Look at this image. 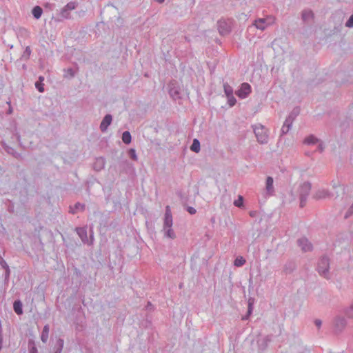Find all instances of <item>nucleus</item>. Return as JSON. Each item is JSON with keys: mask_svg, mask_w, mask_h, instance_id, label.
I'll list each match as a JSON object with an SVG mask.
<instances>
[{"mask_svg": "<svg viewBox=\"0 0 353 353\" xmlns=\"http://www.w3.org/2000/svg\"><path fill=\"white\" fill-rule=\"evenodd\" d=\"M256 137L259 142L265 143L268 142V130L262 125H257L254 129Z\"/></svg>", "mask_w": 353, "mask_h": 353, "instance_id": "f257e3e1", "label": "nucleus"}, {"mask_svg": "<svg viewBox=\"0 0 353 353\" xmlns=\"http://www.w3.org/2000/svg\"><path fill=\"white\" fill-rule=\"evenodd\" d=\"M329 268V261L327 258H322L318 264L319 272L324 276H326L327 272Z\"/></svg>", "mask_w": 353, "mask_h": 353, "instance_id": "f03ea898", "label": "nucleus"}, {"mask_svg": "<svg viewBox=\"0 0 353 353\" xmlns=\"http://www.w3.org/2000/svg\"><path fill=\"white\" fill-rule=\"evenodd\" d=\"M251 92V86L247 83H243L241 84V88L236 92V95L240 98H245Z\"/></svg>", "mask_w": 353, "mask_h": 353, "instance_id": "7ed1b4c3", "label": "nucleus"}, {"mask_svg": "<svg viewBox=\"0 0 353 353\" xmlns=\"http://www.w3.org/2000/svg\"><path fill=\"white\" fill-rule=\"evenodd\" d=\"M172 225V216L169 206L166 207L164 219V229L166 228H171Z\"/></svg>", "mask_w": 353, "mask_h": 353, "instance_id": "20e7f679", "label": "nucleus"}, {"mask_svg": "<svg viewBox=\"0 0 353 353\" xmlns=\"http://www.w3.org/2000/svg\"><path fill=\"white\" fill-rule=\"evenodd\" d=\"M299 245L301 248V249L305 252L310 250L312 248V245L310 244V243L308 241L307 239L304 238L299 240Z\"/></svg>", "mask_w": 353, "mask_h": 353, "instance_id": "39448f33", "label": "nucleus"}, {"mask_svg": "<svg viewBox=\"0 0 353 353\" xmlns=\"http://www.w3.org/2000/svg\"><path fill=\"white\" fill-rule=\"evenodd\" d=\"M271 19H259L255 21V26L258 29L264 30L266 24H270Z\"/></svg>", "mask_w": 353, "mask_h": 353, "instance_id": "423d86ee", "label": "nucleus"}, {"mask_svg": "<svg viewBox=\"0 0 353 353\" xmlns=\"http://www.w3.org/2000/svg\"><path fill=\"white\" fill-rule=\"evenodd\" d=\"M112 117L110 114H107L101 123L100 128L102 131L106 130L108 125L111 123Z\"/></svg>", "mask_w": 353, "mask_h": 353, "instance_id": "0eeeda50", "label": "nucleus"}, {"mask_svg": "<svg viewBox=\"0 0 353 353\" xmlns=\"http://www.w3.org/2000/svg\"><path fill=\"white\" fill-rule=\"evenodd\" d=\"M13 307H14V312L17 314H22V312H23V311H22V304H21V303L19 301H14Z\"/></svg>", "mask_w": 353, "mask_h": 353, "instance_id": "6e6552de", "label": "nucleus"}, {"mask_svg": "<svg viewBox=\"0 0 353 353\" xmlns=\"http://www.w3.org/2000/svg\"><path fill=\"white\" fill-rule=\"evenodd\" d=\"M32 14L36 19H39L42 14L43 10L41 7L39 6H35L32 9Z\"/></svg>", "mask_w": 353, "mask_h": 353, "instance_id": "1a4fd4ad", "label": "nucleus"}, {"mask_svg": "<svg viewBox=\"0 0 353 353\" xmlns=\"http://www.w3.org/2000/svg\"><path fill=\"white\" fill-rule=\"evenodd\" d=\"M76 8V4L74 2L68 3L62 10L61 14L64 16V13L68 10H72Z\"/></svg>", "mask_w": 353, "mask_h": 353, "instance_id": "9d476101", "label": "nucleus"}, {"mask_svg": "<svg viewBox=\"0 0 353 353\" xmlns=\"http://www.w3.org/2000/svg\"><path fill=\"white\" fill-rule=\"evenodd\" d=\"M48 334H49V327L48 325H45L43 330V332L41 334V340L43 342H46L48 338Z\"/></svg>", "mask_w": 353, "mask_h": 353, "instance_id": "9b49d317", "label": "nucleus"}, {"mask_svg": "<svg viewBox=\"0 0 353 353\" xmlns=\"http://www.w3.org/2000/svg\"><path fill=\"white\" fill-rule=\"evenodd\" d=\"M191 150L199 152L200 150V143L197 139H194L193 143L190 147Z\"/></svg>", "mask_w": 353, "mask_h": 353, "instance_id": "f8f14e48", "label": "nucleus"}, {"mask_svg": "<svg viewBox=\"0 0 353 353\" xmlns=\"http://www.w3.org/2000/svg\"><path fill=\"white\" fill-rule=\"evenodd\" d=\"M122 140L125 143H130L131 141L130 133L128 131L124 132L122 135Z\"/></svg>", "mask_w": 353, "mask_h": 353, "instance_id": "ddd939ff", "label": "nucleus"}, {"mask_svg": "<svg viewBox=\"0 0 353 353\" xmlns=\"http://www.w3.org/2000/svg\"><path fill=\"white\" fill-rule=\"evenodd\" d=\"M245 263V260L242 256L237 257L234 261V265L236 267H241Z\"/></svg>", "mask_w": 353, "mask_h": 353, "instance_id": "4468645a", "label": "nucleus"}, {"mask_svg": "<svg viewBox=\"0 0 353 353\" xmlns=\"http://www.w3.org/2000/svg\"><path fill=\"white\" fill-rule=\"evenodd\" d=\"M303 19L304 21H307L310 18L313 17V13L310 10H306L303 12Z\"/></svg>", "mask_w": 353, "mask_h": 353, "instance_id": "2eb2a0df", "label": "nucleus"}, {"mask_svg": "<svg viewBox=\"0 0 353 353\" xmlns=\"http://www.w3.org/2000/svg\"><path fill=\"white\" fill-rule=\"evenodd\" d=\"M317 139L313 136H310L307 137L304 141V142L307 144L315 143Z\"/></svg>", "mask_w": 353, "mask_h": 353, "instance_id": "dca6fc26", "label": "nucleus"}, {"mask_svg": "<svg viewBox=\"0 0 353 353\" xmlns=\"http://www.w3.org/2000/svg\"><path fill=\"white\" fill-rule=\"evenodd\" d=\"M224 90H225V93L227 97H229V96L232 95L233 90H232V88L230 86H229L228 85H224Z\"/></svg>", "mask_w": 353, "mask_h": 353, "instance_id": "f3484780", "label": "nucleus"}, {"mask_svg": "<svg viewBox=\"0 0 353 353\" xmlns=\"http://www.w3.org/2000/svg\"><path fill=\"white\" fill-rule=\"evenodd\" d=\"M273 186V179L270 176L268 177L266 181V188L268 190H270Z\"/></svg>", "mask_w": 353, "mask_h": 353, "instance_id": "a211bd4d", "label": "nucleus"}, {"mask_svg": "<svg viewBox=\"0 0 353 353\" xmlns=\"http://www.w3.org/2000/svg\"><path fill=\"white\" fill-rule=\"evenodd\" d=\"M228 101L230 107L234 105L236 102V99L234 97L233 94L228 97Z\"/></svg>", "mask_w": 353, "mask_h": 353, "instance_id": "6ab92c4d", "label": "nucleus"}, {"mask_svg": "<svg viewBox=\"0 0 353 353\" xmlns=\"http://www.w3.org/2000/svg\"><path fill=\"white\" fill-rule=\"evenodd\" d=\"M243 199L241 196H239L238 199L234 201V204L236 207H241L243 205Z\"/></svg>", "mask_w": 353, "mask_h": 353, "instance_id": "aec40b11", "label": "nucleus"}, {"mask_svg": "<svg viewBox=\"0 0 353 353\" xmlns=\"http://www.w3.org/2000/svg\"><path fill=\"white\" fill-rule=\"evenodd\" d=\"M345 313L348 317L353 318V304L346 310Z\"/></svg>", "mask_w": 353, "mask_h": 353, "instance_id": "412c9836", "label": "nucleus"}, {"mask_svg": "<svg viewBox=\"0 0 353 353\" xmlns=\"http://www.w3.org/2000/svg\"><path fill=\"white\" fill-rule=\"evenodd\" d=\"M166 235L170 237V238H174L175 235H174V231L172 230L171 228H166Z\"/></svg>", "mask_w": 353, "mask_h": 353, "instance_id": "4be33fe9", "label": "nucleus"}, {"mask_svg": "<svg viewBox=\"0 0 353 353\" xmlns=\"http://www.w3.org/2000/svg\"><path fill=\"white\" fill-rule=\"evenodd\" d=\"M77 232L79 234V236H81L82 241H84L83 235L86 236V231H85V230L83 229V228H79V229H77Z\"/></svg>", "mask_w": 353, "mask_h": 353, "instance_id": "5701e85b", "label": "nucleus"}, {"mask_svg": "<svg viewBox=\"0 0 353 353\" xmlns=\"http://www.w3.org/2000/svg\"><path fill=\"white\" fill-rule=\"evenodd\" d=\"M129 155L130 157L134 159V160H137V154H136V152L134 149H130L129 150Z\"/></svg>", "mask_w": 353, "mask_h": 353, "instance_id": "b1692460", "label": "nucleus"}, {"mask_svg": "<svg viewBox=\"0 0 353 353\" xmlns=\"http://www.w3.org/2000/svg\"><path fill=\"white\" fill-rule=\"evenodd\" d=\"M35 85L40 92H43L44 91L43 84H42L41 82H37Z\"/></svg>", "mask_w": 353, "mask_h": 353, "instance_id": "393cba45", "label": "nucleus"}, {"mask_svg": "<svg viewBox=\"0 0 353 353\" xmlns=\"http://www.w3.org/2000/svg\"><path fill=\"white\" fill-rule=\"evenodd\" d=\"M96 164H99V168L98 169H101L103 165H104V161L103 159H97V161H96Z\"/></svg>", "mask_w": 353, "mask_h": 353, "instance_id": "a878e982", "label": "nucleus"}, {"mask_svg": "<svg viewBox=\"0 0 353 353\" xmlns=\"http://www.w3.org/2000/svg\"><path fill=\"white\" fill-rule=\"evenodd\" d=\"M346 26H347V27L353 26V14L350 17L349 20L347 21Z\"/></svg>", "mask_w": 353, "mask_h": 353, "instance_id": "bb28decb", "label": "nucleus"}, {"mask_svg": "<svg viewBox=\"0 0 353 353\" xmlns=\"http://www.w3.org/2000/svg\"><path fill=\"white\" fill-rule=\"evenodd\" d=\"M188 211L191 214H194L196 213V210L194 208H192V207H188Z\"/></svg>", "mask_w": 353, "mask_h": 353, "instance_id": "cd10ccee", "label": "nucleus"}, {"mask_svg": "<svg viewBox=\"0 0 353 353\" xmlns=\"http://www.w3.org/2000/svg\"><path fill=\"white\" fill-rule=\"evenodd\" d=\"M288 129H289V126L288 125H284L282 128V130L283 132H288Z\"/></svg>", "mask_w": 353, "mask_h": 353, "instance_id": "c85d7f7f", "label": "nucleus"}, {"mask_svg": "<svg viewBox=\"0 0 353 353\" xmlns=\"http://www.w3.org/2000/svg\"><path fill=\"white\" fill-rule=\"evenodd\" d=\"M75 208H76L77 210H79V209L82 210V209H83V205H81V204H79V203H77V204H76V205H75Z\"/></svg>", "mask_w": 353, "mask_h": 353, "instance_id": "c756f323", "label": "nucleus"}, {"mask_svg": "<svg viewBox=\"0 0 353 353\" xmlns=\"http://www.w3.org/2000/svg\"><path fill=\"white\" fill-rule=\"evenodd\" d=\"M315 324L316 325L319 327L321 325V321L320 320H316L315 321Z\"/></svg>", "mask_w": 353, "mask_h": 353, "instance_id": "7c9ffc66", "label": "nucleus"}, {"mask_svg": "<svg viewBox=\"0 0 353 353\" xmlns=\"http://www.w3.org/2000/svg\"><path fill=\"white\" fill-rule=\"evenodd\" d=\"M30 353H37V349L33 347L30 350Z\"/></svg>", "mask_w": 353, "mask_h": 353, "instance_id": "2f4dec72", "label": "nucleus"}, {"mask_svg": "<svg viewBox=\"0 0 353 353\" xmlns=\"http://www.w3.org/2000/svg\"><path fill=\"white\" fill-rule=\"evenodd\" d=\"M251 310H252V303L250 302L249 306H248V312L250 313Z\"/></svg>", "mask_w": 353, "mask_h": 353, "instance_id": "473e14b6", "label": "nucleus"}, {"mask_svg": "<svg viewBox=\"0 0 353 353\" xmlns=\"http://www.w3.org/2000/svg\"><path fill=\"white\" fill-rule=\"evenodd\" d=\"M59 346L61 347H62L63 345V341L62 340H59Z\"/></svg>", "mask_w": 353, "mask_h": 353, "instance_id": "72a5a7b5", "label": "nucleus"}, {"mask_svg": "<svg viewBox=\"0 0 353 353\" xmlns=\"http://www.w3.org/2000/svg\"><path fill=\"white\" fill-rule=\"evenodd\" d=\"M43 79H44L43 77H39V81H40L41 83L42 81H43Z\"/></svg>", "mask_w": 353, "mask_h": 353, "instance_id": "f704fd0d", "label": "nucleus"}, {"mask_svg": "<svg viewBox=\"0 0 353 353\" xmlns=\"http://www.w3.org/2000/svg\"><path fill=\"white\" fill-rule=\"evenodd\" d=\"M250 216H254V212H250Z\"/></svg>", "mask_w": 353, "mask_h": 353, "instance_id": "c9c22d12", "label": "nucleus"}, {"mask_svg": "<svg viewBox=\"0 0 353 353\" xmlns=\"http://www.w3.org/2000/svg\"><path fill=\"white\" fill-rule=\"evenodd\" d=\"M97 166H99V164H96V163H95V166H94V168H97Z\"/></svg>", "mask_w": 353, "mask_h": 353, "instance_id": "e433bc0d", "label": "nucleus"}]
</instances>
